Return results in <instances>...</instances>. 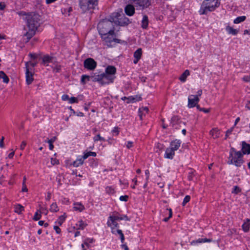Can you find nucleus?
Listing matches in <instances>:
<instances>
[{
    "instance_id": "nucleus-1",
    "label": "nucleus",
    "mask_w": 250,
    "mask_h": 250,
    "mask_svg": "<svg viewBox=\"0 0 250 250\" xmlns=\"http://www.w3.org/2000/svg\"><path fill=\"white\" fill-rule=\"evenodd\" d=\"M24 15H26L25 20L28 31L26 32L24 36L27 37L26 42H28L35 35L37 30L40 26V16L33 12Z\"/></svg>"
},
{
    "instance_id": "nucleus-2",
    "label": "nucleus",
    "mask_w": 250,
    "mask_h": 250,
    "mask_svg": "<svg viewBox=\"0 0 250 250\" xmlns=\"http://www.w3.org/2000/svg\"><path fill=\"white\" fill-rule=\"evenodd\" d=\"M99 32L102 39L107 43L108 46H110L111 41L109 39L108 36L114 34V27L111 18L110 20H103L100 21L98 25Z\"/></svg>"
},
{
    "instance_id": "nucleus-3",
    "label": "nucleus",
    "mask_w": 250,
    "mask_h": 250,
    "mask_svg": "<svg viewBox=\"0 0 250 250\" xmlns=\"http://www.w3.org/2000/svg\"><path fill=\"white\" fill-rule=\"evenodd\" d=\"M114 77L112 76H107L106 74L102 73L101 75L90 76V81L92 82H99L102 85L112 83Z\"/></svg>"
},
{
    "instance_id": "nucleus-4",
    "label": "nucleus",
    "mask_w": 250,
    "mask_h": 250,
    "mask_svg": "<svg viewBox=\"0 0 250 250\" xmlns=\"http://www.w3.org/2000/svg\"><path fill=\"white\" fill-rule=\"evenodd\" d=\"M98 4V0H79V6L83 13L93 9Z\"/></svg>"
},
{
    "instance_id": "nucleus-5",
    "label": "nucleus",
    "mask_w": 250,
    "mask_h": 250,
    "mask_svg": "<svg viewBox=\"0 0 250 250\" xmlns=\"http://www.w3.org/2000/svg\"><path fill=\"white\" fill-rule=\"evenodd\" d=\"M243 154L239 151L238 152H235V155L232 156L231 154L229 155L228 164L229 165L234 164L237 167H240L244 163L243 160Z\"/></svg>"
},
{
    "instance_id": "nucleus-6",
    "label": "nucleus",
    "mask_w": 250,
    "mask_h": 250,
    "mask_svg": "<svg viewBox=\"0 0 250 250\" xmlns=\"http://www.w3.org/2000/svg\"><path fill=\"white\" fill-rule=\"evenodd\" d=\"M110 17L112 22L120 26L127 25L129 22V19L124 14L121 15L119 13H116L113 14Z\"/></svg>"
},
{
    "instance_id": "nucleus-7",
    "label": "nucleus",
    "mask_w": 250,
    "mask_h": 250,
    "mask_svg": "<svg viewBox=\"0 0 250 250\" xmlns=\"http://www.w3.org/2000/svg\"><path fill=\"white\" fill-rule=\"evenodd\" d=\"M209 0H205L202 3L200 10L201 14H206L207 11H212L214 10L213 5H211L208 2Z\"/></svg>"
},
{
    "instance_id": "nucleus-8",
    "label": "nucleus",
    "mask_w": 250,
    "mask_h": 250,
    "mask_svg": "<svg viewBox=\"0 0 250 250\" xmlns=\"http://www.w3.org/2000/svg\"><path fill=\"white\" fill-rule=\"evenodd\" d=\"M83 66L88 70H93L97 66V62L93 59L89 58L84 60Z\"/></svg>"
},
{
    "instance_id": "nucleus-9",
    "label": "nucleus",
    "mask_w": 250,
    "mask_h": 250,
    "mask_svg": "<svg viewBox=\"0 0 250 250\" xmlns=\"http://www.w3.org/2000/svg\"><path fill=\"white\" fill-rule=\"evenodd\" d=\"M26 68V82L27 84H30L33 81V75L34 72H32V69H30L29 66V62L25 63Z\"/></svg>"
},
{
    "instance_id": "nucleus-10",
    "label": "nucleus",
    "mask_w": 250,
    "mask_h": 250,
    "mask_svg": "<svg viewBox=\"0 0 250 250\" xmlns=\"http://www.w3.org/2000/svg\"><path fill=\"white\" fill-rule=\"evenodd\" d=\"M134 3L136 7L139 6L142 9L147 8L151 4L150 0H136Z\"/></svg>"
},
{
    "instance_id": "nucleus-11",
    "label": "nucleus",
    "mask_w": 250,
    "mask_h": 250,
    "mask_svg": "<svg viewBox=\"0 0 250 250\" xmlns=\"http://www.w3.org/2000/svg\"><path fill=\"white\" fill-rule=\"evenodd\" d=\"M109 220L107 221V225L109 227H111L112 225H114L115 227H117L118 224L116 222V220H118L119 217L117 216H110L109 217Z\"/></svg>"
},
{
    "instance_id": "nucleus-12",
    "label": "nucleus",
    "mask_w": 250,
    "mask_h": 250,
    "mask_svg": "<svg viewBox=\"0 0 250 250\" xmlns=\"http://www.w3.org/2000/svg\"><path fill=\"white\" fill-rule=\"evenodd\" d=\"M125 13L128 16H132L135 12V8L132 5L128 4L125 8Z\"/></svg>"
},
{
    "instance_id": "nucleus-13",
    "label": "nucleus",
    "mask_w": 250,
    "mask_h": 250,
    "mask_svg": "<svg viewBox=\"0 0 250 250\" xmlns=\"http://www.w3.org/2000/svg\"><path fill=\"white\" fill-rule=\"evenodd\" d=\"M242 154L250 153V145L246 143L245 142H242Z\"/></svg>"
},
{
    "instance_id": "nucleus-14",
    "label": "nucleus",
    "mask_w": 250,
    "mask_h": 250,
    "mask_svg": "<svg viewBox=\"0 0 250 250\" xmlns=\"http://www.w3.org/2000/svg\"><path fill=\"white\" fill-rule=\"evenodd\" d=\"M116 72V69L114 66L109 65L106 68L105 72L104 73L106 74L107 76H110L109 75L115 74Z\"/></svg>"
},
{
    "instance_id": "nucleus-15",
    "label": "nucleus",
    "mask_w": 250,
    "mask_h": 250,
    "mask_svg": "<svg viewBox=\"0 0 250 250\" xmlns=\"http://www.w3.org/2000/svg\"><path fill=\"white\" fill-rule=\"evenodd\" d=\"M181 142L179 140H175L170 143L171 148L174 151L177 150L180 146Z\"/></svg>"
},
{
    "instance_id": "nucleus-16",
    "label": "nucleus",
    "mask_w": 250,
    "mask_h": 250,
    "mask_svg": "<svg viewBox=\"0 0 250 250\" xmlns=\"http://www.w3.org/2000/svg\"><path fill=\"white\" fill-rule=\"evenodd\" d=\"M174 155V151L170 148H167L165 152V157L168 159H172L173 155Z\"/></svg>"
},
{
    "instance_id": "nucleus-17",
    "label": "nucleus",
    "mask_w": 250,
    "mask_h": 250,
    "mask_svg": "<svg viewBox=\"0 0 250 250\" xmlns=\"http://www.w3.org/2000/svg\"><path fill=\"white\" fill-rule=\"evenodd\" d=\"M190 74L189 70H186L179 77V80L182 82H185L186 81L187 78Z\"/></svg>"
},
{
    "instance_id": "nucleus-18",
    "label": "nucleus",
    "mask_w": 250,
    "mask_h": 250,
    "mask_svg": "<svg viewBox=\"0 0 250 250\" xmlns=\"http://www.w3.org/2000/svg\"><path fill=\"white\" fill-rule=\"evenodd\" d=\"M250 219H247L246 222L242 225V229L245 232H248L250 229Z\"/></svg>"
},
{
    "instance_id": "nucleus-19",
    "label": "nucleus",
    "mask_w": 250,
    "mask_h": 250,
    "mask_svg": "<svg viewBox=\"0 0 250 250\" xmlns=\"http://www.w3.org/2000/svg\"><path fill=\"white\" fill-rule=\"evenodd\" d=\"M148 20L146 15L143 16V19L142 21V27L144 29H146L148 26Z\"/></svg>"
},
{
    "instance_id": "nucleus-20",
    "label": "nucleus",
    "mask_w": 250,
    "mask_h": 250,
    "mask_svg": "<svg viewBox=\"0 0 250 250\" xmlns=\"http://www.w3.org/2000/svg\"><path fill=\"white\" fill-rule=\"evenodd\" d=\"M74 208L81 212L84 209V207L81 203H76L74 204Z\"/></svg>"
},
{
    "instance_id": "nucleus-21",
    "label": "nucleus",
    "mask_w": 250,
    "mask_h": 250,
    "mask_svg": "<svg viewBox=\"0 0 250 250\" xmlns=\"http://www.w3.org/2000/svg\"><path fill=\"white\" fill-rule=\"evenodd\" d=\"M53 60V57L49 55H45L42 58V63L44 64L46 63L52 62Z\"/></svg>"
},
{
    "instance_id": "nucleus-22",
    "label": "nucleus",
    "mask_w": 250,
    "mask_h": 250,
    "mask_svg": "<svg viewBox=\"0 0 250 250\" xmlns=\"http://www.w3.org/2000/svg\"><path fill=\"white\" fill-rule=\"evenodd\" d=\"M128 101H127V103L129 104L130 102L134 103L136 101H141L142 100V97L141 96H136L135 97L130 96L127 98V99Z\"/></svg>"
},
{
    "instance_id": "nucleus-23",
    "label": "nucleus",
    "mask_w": 250,
    "mask_h": 250,
    "mask_svg": "<svg viewBox=\"0 0 250 250\" xmlns=\"http://www.w3.org/2000/svg\"><path fill=\"white\" fill-rule=\"evenodd\" d=\"M0 78L3 79V82L6 83H8L9 79L7 75L2 71H0Z\"/></svg>"
},
{
    "instance_id": "nucleus-24",
    "label": "nucleus",
    "mask_w": 250,
    "mask_h": 250,
    "mask_svg": "<svg viewBox=\"0 0 250 250\" xmlns=\"http://www.w3.org/2000/svg\"><path fill=\"white\" fill-rule=\"evenodd\" d=\"M142 54V50L141 48H138L134 53V57L137 59H140Z\"/></svg>"
},
{
    "instance_id": "nucleus-25",
    "label": "nucleus",
    "mask_w": 250,
    "mask_h": 250,
    "mask_svg": "<svg viewBox=\"0 0 250 250\" xmlns=\"http://www.w3.org/2000/svg\"><path fill=\"white\" fill-rule=\"evenodd\" d=\"M196 103L194 101V99L188 98V106L189 108H192L196 106Z\"/></svg>"
},
{
    "instance_id": "nucleus-26",
    "label": "nucleus",
    "mask_w": 250,
    "mask_h": 250,
    "mask_svg": "<svg viewBox=\"0 0 250 250\" xmlns=\"http://www.w3.org/2000/svg\"><path fill=\"white\" fill-rule=\"evenodd\" d=\"M227 31L232 35H236L238 33V31L236 29H234L231 27L228 26L226 28Z\"/></svg>"
},
{
    "instance_id": "nucleus-27",
    "label": "nucleus",
    "mask_w": 250,
    "mask_h": 250,
    "mask_svg": "<svg viewBox=\"0 0 250 250\" xmlns=\"http://www.w3.org/2000/svg\"><path fill=\"white\" fill-rule=\"evenodd\" d=\"M50 210L51 212H55L59 211L58 207L56 203H53L50 206Z\"/></svg>"
},
{
    "instance_id": "nucleus-28",
    "label": "nucleus",
    "mask_w": 250,
    "mask_h": 250,
    "mask_svg": "<svg viewBox=\"0 0 250 250\" xmlns=\"http://www.w3.org/2000/svg\"><path fill=\"white\" fill-rule=\"evenodd\" d=\"M219 130L217 128H212V130L210 131V134L214 138H217L219 136L217 134H215L214 132H215V134L218 132Z\"/></svg>"
},
{
    "instance_id": "nucleus-29",
    "label": "nucleus",
    "mask_w": 250,
    "mask_h": 250,
    "mask_svg": "<svg viewBox=\"0 0 250 250\" xmlns=\"http://www.w3.org/2000/svg\"><path fill=\"white\" fill-rule=\"evenodd\" d=\"M143 111H145L146 113H148L149 109L147 107H142V108H139V116L141 120H142V112Z\"/></svg>"
},
{
    "instance_id": "nucleus-30",
    "label": "nucleus",
    "mask_w": 250,
    "mask_h": 250,
    "mask_svg": "<svg viewBox=\"0 0 250 250\" xmlns=\"http://www.w3.org/2000/svg\"><path fill=\"white\" fill-rule=\"evenodd\" d=\"M15 212L20 214L21 211L23 209V207L20 204H18L15 206Z\"/></svg>"
},
{
    "instance_id": "nucleus-31",
    "label": "nucleus",
    "mask_w": 250,
    "mask_h": 250,
    "mask_svg": "<svg viewBox=\"0 0 250 250\" xmlns=\"http://www.w3.org/2000/svg\"><path fill=\"white\" fill-rule=\"evenodd\" d=\"M246 18L245 16H241L237 17L234 20V23L235 24L239 23L242 21H244L246 20Z\"/></svg>"
},
{
    "instance_id": "nucleus-32",
    "label": "nucleus",
    "mask_w": 250,
    "mask_h": 250,
    "mask_svg": "<svg viewBox=\"0 0 250 250\" xmlns=\"http://www.w3.org/2000/svg\"><path fill=\"white\" fill-rule=\"evenodd\" d=\"M83 162L82 158L79 159L78 160H77L76 161H74L73 163V165L74 167H78L80 165H82L83 164Z\"/></svg>"
},
{
    "instance_id": "nucleus-33",
    "label": "nucleus",
    "mask_w": 250,
    "mask_h": 250,
    "mask_svg": "<svg viewBox=\"0 0 250 250\" xmlns=\"http://www.w3.org/2000/svg\"><path fill=\"white\" fill-rule=\"evenodd\" d=\"M179 119L180 118L178 116H173L171 119V123L172 124V126H173L175 123H177Z\"/></svg>"
},
{
    "instance_id": "nucleus-34",
    "label": "nucleus",
    "mask_w": 250,
    "mask_h": 250,
    "mask_svg": "<svg viewBox=\"0 0 250 250\" xmlns=\"http://www.w3.org/2000/svg\"><path fill=\"white\" fill-rule=\"evenodd\" d=\"M41 212L40 210H38L34 216L33 219L36 220H39L41 218Z\"/></svg>"
},
{
    "instance_id": "nucleus-35",
    "label": "nucleus",
    "mask_w": 250,
    "mask_h": 250,
    "mask_svg": "<svg viewBox=\"0 0 250 250\" xmlns=\"http://www.w3.org/2000/svg\"><path fill=\"white\" fill-rule=\"evenodd\" d=\"M65 218H66V216L65 215V213L63 215H61L59 217V221L58 222V224H59V225H60V226L62 225L63 222L65 220Z\"/></svg>"
},
{
    "instance_id": "nucleus-36",
    "label": "nucleus",
    "mask_w": 250,
    "mask_h": 250,
    "mask_svg": "<svg viewBox=\"0 0 250 250\" xmlns=\"http://www.w3.org/2000/svg\"><path fill=\"white\" fill-rule=\"evenodd\" d=\"M93 140L94 142L98 141L99 140L101 141H104V139L103 137H101L100 134L97 135L93 138Z\"/></svg>"
},
{
    "instance_id": "nucleus-37",
    "label": "nucleus",
    "mask_w": 250,
    "mask_h": 250,
    "mask_svg": "<svg viewBox=\"0 0 250 250\" xmlns=\"http://www.w3.org/2000/svg\"><path fill=\"white\" fill-rule=\"evenodd\" d=\"M190 197L189 195H187L184 199V201L182 203L183 206H185V205L190 201Z\"/></svg>"
},
{
    "instance_id": "nucleus-38",
    "label": "nucleus",
    "mask_w": 250,
    "mask_h": 250,
    "mask_svg": "<svg viewBox=\"0 0 250 250\" xmlns=\"http://www.w3.org/2000/svg\"><path fill=\"white\" fill-rule=\"evenodd\" d=\"M117 232L120 235V236L121 237V242L122 243H123L124 241V240H125V237H124V235L122 232V231L120 229H118V230H117Z\"/></svg>"
},
{
    "instance_id": "nucleus-39",
    "label": "nucleus",
    "mask_w": 250,
    "mask_h": 250,
    "mask_svg": "<svg viewBox=\"0 0 250 250\" xmlns=\"http://www.w3.org/2000/svg\"><path fill=\"white\" fill-rule=\"evenodd\" d=\"M241 191V189L238 186H235L233 190L232 191V193L237 194L240 192Z\"/></svg>"
},
{
    "instance_id": "nucleus-40",
    "label": "nucleus",
    "mask_w": 250,
    "mask_h": 250,
    "mask_svg": "<svg viewBox=\"0 0 250 250\" xmlns=\"http://www.w3.org/2000/svg\"><path fill=\"white\" fill-rule=\"evenodd\" d=\"M87 79L88 81H90V76L83 75L82 77L81 82L83 84L85 83V79Z\"/></svg>"
},
{
    "instance_id": "nucleus-41",
    "label": "nucleus",
    "mask_w": 250,
    "mask_h": 250,
    "mask_svg": "<svg viewBox=\"0 0 250 250\" xmlns=\"http://www.w3.org/2000/svg\"><path fill=\"white\" fill-rule=\"evenodd\" d=\"M79 229H83L84 228L87 226L86 224H84L82 221H79Z\"/></svg>"
},
{
    "instance_id": "nucleus-42",
    "label": "nucleus",
    "mask_w": 250,
    "mask_h": 250,
    "mask_svg": "<svg viewBox=\"0 0 250 250\" xmlns=\"http://www.w3.org/2000/svg\"><path fill=\"white\" fill-rule=\"evenodd\" d=\"M69 103L71 104L78 102V100L77 98L76 97H71L70 98H69Z\"/></svg>"
},
{
    "instance_id": "nucleus-43",
    "label": "nucleus",
    "mask_w": 250,
    "mask_h": 250,
    "mask_svg": "<svg viewBox=\"0 0 250 250\" xmlns=\"http://www.w3.org/2000/svg\"><path fill=\"white\" fill-rule=\"evenodd\" d=\"M128 199V196L127 195L121 196L120 197V200L122 201H127Z\"/></svg>"
},
{
    "instance_id": "nucleus-44",
    "label": "nucleus",
    "mask_w": 250,
    "mask_h": 250,
    "mask_svg": "<svg viewBox=\"0 0 250 250\" xmlns=\"http://www.w3.org/2000/svg\"><path fill=\"white\" fill-rule=\"evenodd\" d=\"M233 127H232L231 128L228 129L226 131L225 139H226L229 136V134H230L232 132V131H233Z\"/></svg>"
},
{
    "instance_id": "nucleus-45",
    "label": "nucleus",
    "mask_w": 250,
    "mask_h": 250,
    "mask_svg": "<svg viewBox=\"0 0 250 250\" xmlns=\"http://www.w3.org/2000/svg\"><path fill=\"white\" fill-rule=\"evenodd\" d=\"M54 229L56 230L57 233L59 234L61 233V229L58 226H55L54 227Z\"/></svg>"
},
{
    "instance_id": "nucleus-46",
    "label": "nucleus",
    "mask_w": 250,
    "mask_h": 250,
    "mask_svg": "<svg viewBox=\"0 0 250 250\" xmlns=\"http://www.w3.org/2000/svg\"><path fill=\"white\" fill-rule=\"evenodd\" d=\"M200 240H201V241H199V242H201V243H202V242H210L212 241L211 239H207V238L200 239Z\"/></svg>"
},
{
    "instance_id": "nucleus-47",
    "label": "nucleus",
    "mask_w": 250,
    "mask_h": 250,
    "mask_svg": "<svg viewBox=\"0 0 250 250\" xmlns=\"http://www.w3.org/2000/svg\"><path fill=\"white\" fill-rule=\"evenodd\" d=\"M235 152H238V151H236L233 147L231 148L229 154H231L232 156H234L235 155Z\"/></svg>"
},
{
    "instance_id": "nucleus-48",
    "label": "nucleus",
    "mask_w": 250,
    "mask_h": 250,
    "mask_svg": "<svg viewBox=\"0 0 250 250\" xmlns=\"http://www.w3.org/2000/svg\"><path fill=\"white\" fill-rule=\"evenodd\" d=\"M4 137H2L1 139H0V147H1V148H3L4 147Z\"/></svg>"
},
{
    "instance_id": "nucleus-49",
    "label": "nucleus",
    "mask_w": 250,
    "mask_h": 250,
    "mask_svg": "<svg viewBox=\"0 0 250 250\" xmlns=\"http://www.w3.org/2000/svg\"><path fill=\"white\" fill-rule=\"evenodd\" d=\"M51 163L52 165H54L55 164H57L59 163L58 160L56 159L51 158Z\"/></svg>"
},
{
    "instance_id": "nucleus-50",
    "label": "nucleus",
    "mask_w": 250,
    "mask_h": 250,
    "mask_svg": "<svg viewBox=\"0 0 250 250\" xmlns=\"http://www.w3.org/2000/svg\"><path fill=\"white\" fill-rule=\"evenodd\" d=\"M26 145V143L25 141H22L21 142V146H20V148L21 150H23L24 148V147Z\"/></svg>"
},
{
    "instance_id": "nucleus-51",
    "label": "nucleus",
    "mask_w": 250,
    "mask_h": 250,
    "mask_svg": "<svg viewBox=\"0 0 250 250\" xmlns=\"http://www.w3.org/2000/svg\"><path fill=\"white\" fill-rule=\"evenodd\" d=\"M112 132L115 133L116 135H118L119 133V128L118 127H115L112 130Z\"/></svg>"
},
{
    "instance_id": "nucleus-52",
    "label": "nucleus",
    "mask_w": 250,
    "mask_h": 250,
    "mask_svg": "<svg viewBox=\"0 0 250 250\" xmlns=\"http://www.w3.org/2000/svg\"><path fill=\"white\" fill-rule=\"evenodd\" d=\"M22 188L21 191L22 192H27L28 191V189L26 187V186L25 184H24V183H22Z\"/></svg>"
},
{
    "instance_id": "nucleus-53",
    "label": "nucleus",
    "mask_w": 250,
    "mask_h": 250,
    "mask_svg": "<svg viewBox=\"0 0 250 250\" xmlns=\"http://www.w3.org/2000/svg\"><path fill=\"white\" fill-rule=\"evenodd\" d=\"M133 146V142L131 141H128L126 145V147L127 148L129 149Z\"/></svg>"
},
{
    "instance_id": "nucleus-54",
    "label": "nucleus",
    "mask_w": 250,
    "mask_h": 250,
    "mask_svg": "<svg viewBox=\"0 0 250 250\" xmlns=\"http://www.w3.org/2000/svg\"><path fill=\"white\" fill-rule=\"evenodd\" d=\"M62 100L63 101L69 100V98L67 95H63L62 96Z\"/></svg>"
},
{
    "instance_id": "nucleus-55",
    "label": "nucleus",
    "mask_w": 250,
    "mask_h": 250,
    "mask_svg": "<svg viewBox=\"0 0 250 250\" xmlns=\"http://www.w3.org/2000/svg\"><path fill=\"white\" fill-rule=\"evenodd\" d=\"M123 219H125V220H127V221H129V218L127 216V215H124L123 217H119V219L118 220H123Z\"/></svg>"
},
{
    "instance_id": "nucleus-56",
    "label": "nucleus",
    "mask_w": 250,
    "mask_h": 250,
    "mask_svg": "<svg viewBox=\"0 0 250 250\" xmlns=\"http://www.w3.org/2000/svg\"><path fill=\"white\" fill-rule=\"evenodd\" d=\"M145 173L146 175V181L147 182L148 181V179H149V171L148 169L146 170L145 171Z\"/></svg>"
},
{
    "instance_id": "nucleus-57",
    "label": "nucleus",
    "mask_w": 250,
    "mask_h": 250,
    "mask_svg": "<svg viewBox=\"0 0 250 250\" xmlns=\"http://www.w3.org/2000/svg\"><path fill=\"white\" fill-rule=\"evenodd\" d=\"M194 97L193 98L194 99V101L195 102L196 104H197V103L199 101V98H198V95L194 96Z\"/></svg>"
},
{
    "instance_id": "nucleus-58",
    "label": "nucleus",
    "mask_w": 250,
    "mask_h": 250,
    "mask_svg": "<svg viewBox=\"0 0 250 250\" xmlns=\"http://www.w3.org/2000/svg\"><path fill=\"white\" fill-rule=\"evenodd\" d=\"M56 139V137H54L52 139L48 140L47 141H45V142L53 143L55 141Z\"/></svg>"
},
{
    "instance_id": "nucleus-59",
    "label": "nucleus",
    "mask_w": 250,
    "mask_h": 250,
    "mask_svg": "<svg viewBox=\"0 0 250 250\" xmlns=\"http://www.w3.org/2000/svg\"><path fill=\"white\" fill-rule=\"evenodd\" d=\"M61 66H57L56 67L54 68V71H56V72H59Z\"/></svg>"
},
{
    "instance_id": "nucleus-60",
    "label": "nucleus",
    "mask_w": 250,
    "mask_h": 250,
    "mask_svg": "<svg viewBox=\"0 0 250 250\" xmlns=\"http://www.w3.org/2000/svg\"><path fill=\"white\" fill-rule=\"evenodd\" d=\"M109 39L111 41V42L113 41L115 42H118V43H120L121 42V40H119L118 39H113V40H111V38H109Z\"/></svg>"
},
{
    "instance_id": "nucleus-61",
    "label": "nucleus",
    "mask_w": 250,
    "mask_h": 250,
    "mask_svg": "<svg viewBox=\"0 0 250 250\" xmlns=\"http://www.w3.org/2000/svg\"><path fill=\"white\" fill-rule=\"evenodd\" d=\"M14 154H15L14 151H13L12 152H11L10 153H9V155H8V157L9 159H12V158L13 157V156H14Z\"/></svg>"
},
{
    "instance_id": "nucleus-62",
    "label": "nucleus",
    "mask_w": 250,
    "mask_h": 250,
    "mask_svg": "<svg viewBox=\"0 0 250 250\" xmlns=\"http://www.w3.org/2000/svg\"><path fill=\"white\" fill-rule=\"evenodd\" d=\"M210 111V109H205L204 108H202L201 109V111H203L205 113H208Z\"/></svg>"
},
{
    "instance_id": "nucleus-63",
    "label": "nucleus",
    "mask_w": 250,
    "mask_h": 250,
    "mask_svg": "<svg viewBox=\"0 0 250 250\" xmlns=\"http://www.w3.org/2000/svg\"><path fill=\"white\" fill-rule=\"evenodd\" d=\"M243 80H244V81H245L246 82H249V81H250V76H247V77H244L243 78Z\"/></svg>"
},
{
    "instance_id": "nucleus-64",
    "label": "nucleus",
    "mask_w": 250,
    "mask_h": 250,
    "mask_svg": "<svg viewBox=\"0 0 250 250\" xmlns=\"http://www.w3.org/2000/svg\"><path fill=\"white\" fill-rule=\"evenodd\" d=\"M89 156V155L88 154V152L84 154V155L83 156L82 159H85L87 158Z\"/></svg>"
}]
</instances>
